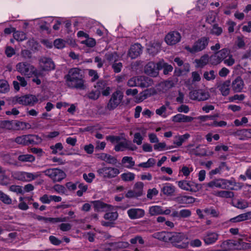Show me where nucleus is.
Wrapping results in <instances>:
<instances>
[{"instance_id": "obj_1", "label": "nucleus", "mask_w": 251, "mask_h": 251, "mask_svg": "<svg viewBox=\"0 0 251 251\" xmlns=\"http://www.w3.org/2000/svg\"><path fill=\"white\" fill-rule=\"evenodd\" d=\"M65 78L68 87L81 90L85 88V81L80 69L77 68L70 69Z\"/></svg>"}, {"instance_id": "obj_2", "label": "nucleus", "mask_w": 251, "mask_h": 251, "mask_svg": "<svg viewBox=\"0 0 251 251\" xmlns=\"http://www.w3.org/2000/svg\"><path fill=\"white\" fill-rule=\"evenodd\" d=\"M169 241L179 249L186 248L188 245V237L181 232H170Z\"/></svg>"}, {"instance_id": "obj_3", "label": "nucleus", "mask_w": 251, "mask_h": 251, "mask_svg": "<svg viewBox=\"0 0 251 251\" xmlns=\"http://www.w3.org/2000/svg\"><path fill=\"white\" fill-rule=\"evenodd\" d=\"M43 173L49 177L53 182H60L66 176L65 173L58 168L48 169L44 171Z\"/></svg>"}, {"instance_id": "obj_4", "label": "nucleus", "mask_w": 251, "mask_h": 251, "mask_svg": "<svg viewBox=\"0 0 251 251\" xmlns=\"http://www.w3.org/2000/svg\"><path fill=\"white\" fill-rule=\"evenodd\" d=\"M123 92L117 90L112 93L105 108L109 111L115 109L122 102L123 99Z\"/></svg>"}, {"instance_id": "obj_5", "label": "nucleus", "mask_w": 251, "mask_h": 251, "mask_svg": "<svg viewBox=\"0 0 251 251\" xmlns=\"http://www.w3.org/2000/svg\"><path fill=\"white\" fill-rule=\"evenodd\" d=\"M209 41L208 37H202L195 42L192 47L187 46L185 47V49L192 53H195L204 50L208 45Z\"/></svg>"}, {"instance_id": "obj_6", "label": "nucleus", "mask_w": 251, "mask_h": 251, "mask_svg": "<svg viewBox=\"0 0 251 251\" xmlns=\"http://www.w3.org/2000/svg\"><path fill=\"white\" fill-rule=\"evenodd\" d=\"M35 140H41V138L38 135L28 134L18 136L14 139L16 143L23 145L36 144Z\"/></svg>"}, {"instance_id": "obj_7", "label": "nucleus", "mask_w": 251, "mask_h": 251, "mask_svg": "<svg viewBox=\"0 0 251 251\" xmlns=\"http://www.w3.org/2000/svg\"><path fill=\"white\" fill-rule=\"evenodd\" d=\"M97 172L100 176L103 178H112L116 177L120 173V171L116 168L104 167L99 169Z\"/></svg>"}, {"instance_id": "obj_8", "label": "nucleus", "mask_w": 251, "mask_h": 251, "mask_svg": "<svg viewBox=\"0 0 251 251\" xmlns=\"http://www.w3.org/2000/svg\"><path fill=\"white\" fill-rule=\"evenodd\" d=\"M16 69L19 72L25 75H30L31 73L34 74L35 75H38L37 71L32 66L28 63H19L16 65Z\"/></svg>"}, {"instance_id": "obj_9", "label": "nucleus", "mask_w": 251, "mask_h": 251, "mask_svg": "<svg viewBox=\"0 0 251 251\" xmlns=\"http://www.w3.org/2000/svg\"><path fill=\"white\" fill-rule=\"evenodd\" d=\"M189 96L191 100L203 101L208 100L210 97V95L207 91L199 89L190 91Z\"/></svg>"}, {"instance_id": "obj_10", "label": "nucleus", "mask_w": 251, "mask_h": 251, "mask_svg": "<svg viewBox=\"0 0 251 251\" xmlns=\"http://www.w3.org/2000/svg\"><path fill=\"white\" fill-rule=\"evenodd\" d=\"M17 103L25 105L33 106L38 101L36 96L32 95H26L16 99Z\"/></svg>"}, {"instance_id": "obj_11", "label": "nucleus", "mask_w": 251, "mask_h": 251, "mask_svg": "<svg viewBox=\"0 0 251 251\" xmlns=\"http://www.w3.org/2000/svg\"><path fill=\"white\" fill-rule=\"evenodd\" d=\"M159 70L158 62L155 64L153 62H149L144 68V72L147 75L155 77L158 75Z\"/></svg>"}, {"instance_id": "obj_12", "label": "nucleus", "mask_w": 251, "mask_h": 251, "mask_svg": "<svg viewBox=\"0 0 251 251\" xmlns=\"http://www.w3.org/2000/svg\"><path fill=\"white\" fill-rule=\"evenodd\" d=\"M181 36L177 31H172L169 33L165 37V41L169 45H174L179 42Z\"/></svg>"}, {"instance_id": "obj_13", "label": "nucleus", "mask_w": 251, "mask_h": 251, "mask_svg": "<svg viewBox=\"0 0 251 251\" xmlns=\"http://www.w3.org/2000/svg\"><path fill=\"white\" fill-rule=\"evenodd\" d=\"M229 181L223 179H214L207 183L206 185L210 188H214L215 187L221 189H226L228 186Z\"/></svg>"}, {"instance_id": "obj_14", "label": "nucleus", "mask_w": 251, "mask_h": 251, "mask_svg": "<svg viewBox=\"0 0 251 251\" xmlns=\"http://www.w3.org/2000/svg\"><path fill=\"white\" fill-rule=\"evenodd\" d=\"M142 46L140 44L136 43L132 45L128 52V55L131 58L137 57L142 52Z\"/></svg>"}, {"instance_id": "obj_15", "label": "nucleus", "mask_w": 251, "mask_h": 251, "mask_svg": "<svg viewBox=\"0 0 251 251\" xmlns=\"http://www.w3.org/2000/svg\"><path fill=\"white\" fill-rule=\"evenodd\" d=\"M137 85L142 88L148 87L153 84L152 79L145 76H138Z\"/></svg>"}, {"instance_id": "obj_16", "label": "nucleus", "mask_w": 251, "mask_h": 251, "mask_svg": "<svg viewBox=\"0 0 251 251\" xmlns=\"http://www.w3.org/2000/svg\"><path fill=\"white\" fill-rule=\"evenodd\" d=\"M194 119L191 116H186L182 114H177L172 118L173 122L175 123H190Z\"/></svg>"}, {"instance_id": "obj_17", "label": "nucleus", "mask_w": 251, "mask_h": 251, "mask_svg": "<svg viewBox=\"0 0 251 251\" xmlns=\"http://www.w3.org/2000/svg\"><path fill=\"white\" fill-rule=\"evenodd\" d=\"M244 81L241 77H237L232 82L231 87L235 92H241L244 87Z\"/></svg>"}, {"instance_id": "obj_18", "label": "nucleus", "mask_w": 251, "mask_h": 251, "mask_svg": "<svg viewBox=\"0 0 251 251\" xmlns=\"http://www.w3.org/2000/svg\"><path fill=\"white\" fill-rule=\"evenodd\" d=\"M219 234L216 232H207L203 237L205 244L210 245L214 243L218 239Z\"/></svg>"}, {"instance_id": "obj_19", "label": "nucleus", "mask_w": 251, "mask_h": 251, "mask_svg": "<svg viewBox=\"0 0 251 251\" xmlns=\"http://www.w3.org/2000/svg\"><path fill=\"white\" fill-rule=\"evenodd\" d=\"M128 215L131 219H139L145 214L144 210L139 208H132L128 210Z\"/></svg>"}, {"instance_id": "obj_20", "label": "nucleus", "mask_w": 251, "mask_h": 251, "mask_svg": "<svg viewBox=\"0 0 251 251\" xmlns=\"http://www.w3.org/2000/svg\"><path fill=\"white\" fill-rule=\"evenodd\" d=\"M40 61L44 64L43 67L44 70L49 71L53 70L55 68V65L53 62L50 58L42 57L40 59Z\"/></svg>"}, {"instance_id": "obj_21", "label": "nucleus", "mask_w": 251, "mask_h": 251, "mask_svg": "<svg viewBox=\"0 0 251 251\" xmlns=\"http://www.w3.org/2000/svg\"><path fill=\"white\" fill-rule=\"evenodd\" d=\"M232 204L235 207L240 209H244L249 206V202L243 199H234L232 201Z\"/></svg>"}, {"instance_id": "obj_22", "label": "nucleus", "mask_w": 251, "mask_h": 251, "mask_svg": "<svg viewBox=\"0 0 251 251\" xmlns=\"http://www.w3.org/2000/svg\"><path fill=\"white\" fill-rule=\"evenodd\" d=\"M160 48V44L157 42H151L147 49L148 52L152 55L156 54Z\"/></svg>"}, {"instance_id": "obj_23", "label": "nucleus", "mask_w": 251, "mask_h": 251, "mask_svg": "<svg viewBox=\"0 0 251 251\" xmlns=\"http://www.w3.org/2000/svg\"><path fill=\"white\" fill-rule=\"evenodd\" d=\"M170 232L162 231L153 233L152 235V237L164 242H169Z\"/></svg>"}, {"instance_id": "obj_24", "label": "nucleus", "mask_w": 251, "mask_h": 251, "mask_svg": "<svg viewBox=\"0 0 251 251\" xmlns=\"http://www.w3.org/2000/svg\"><path fill=\"white\" fill-rule=\"evenodd\" d=\"M230 82L229 80H226L218 86L220 91L222 94L226 96H227L229 93V85Z\"/></svg>"}, {"instance_id": "obj_25", "label": "nucleus", "mask_w": 251, "mask_h": 251, "mask_svg": "<svg viewBox=\"0 0 251 251\" xmlns=\"http://www.w3.org/2000/svg\"><path fill=\"white\" fill-rule=\"evenodd\" d=\"M190 152L196 156H203L206 155V150L200 145L198 146L195 149H191Z\"/></svg>"}, {"instance_id": "obj_26", "label": "nucleus", "mask_w": 251, "mask_h": 251, "mask_svg": "<svg viewBox=\"0 0 251 251\" xmlns=\"http://www.w3.org/2000/svg\"><path fill=\"white\" fill-rule=\"evenodd\" d=\"M18 160L21 162H29L31 163L35 161V157L29 154H21L18 157Z\"/></svg>"}, {"instance_id": "obj_27", "label": "nucleus", "mask_w": 251, "mask_h": 251, "mask_svg": "<svg viewBox=\"0 0 251 251\" xmlns=\"http://www.w3.org/2000/svg\"><path fill=\"white\" fill-rule=\"evenodd\" d=\"M159 70L163 69V73L164 75H168L170 72L173 71V68L171 65L165 63L163 61L158 62Z\"/></svg>"}, {"instance_id": "obj_28", "label": "nucleus", "mask_w": 251, "mask_h": 251, "mask_svg": "<svg viewBox=\"0 0 251 251\" xmlns=\"http://www.w3.org/2000/svg\"><path fill=\"white\" fill-rule=\"evenodd\" d=\"M161 191L164 195L172 196L175 191V187L171 184H167L162 187Z\"/></svg>"}, {"instance_id": "obj_29", "label": "nucleus", "mask_w": 251, "mask_h": 251, "mask_svg": "<svg viewBox=\"0 0 251 251\" xmlns=\"http://www.w3.org/2000/svg\"><path fill=\"white\" fill-rule=\"evenodd\" d=\"M95 207L97 210H100L105 208H109L111 206L110 205L106 204L102 201H95L91 202Z\"/></svg>"}, {"instance_id": "obj_30", "label": "nucleus", "mask_w": 251, "mask_h": 251, "mask_svg": "<svg viewBox=\"0 0 251 251\" xmlns=\"http://www.w3.org/2000/svg\"><path fill=\"white\" fill-rule=\"evenodd\" d=\"M26 47L34 51L38 50L40 48L38 43L33 39H30L27 42Z\"/></svg>"}, {"instance_id": "obj_31", "label": "nucleus", "mask_w": 251, "mask_h": 251, "mask_svg": "<svg viewBox=\"0 0 251 251\" xmlns=\"http://www.w3.org/2000/svg\"><path fill=\"white\" fill-rule=\"evenodd\" d=\"M143 186L144 184L142 182H138L134 186L133 190L135 192V195L138 197H140L143 194Z\"/></svg>"}, {"instance_id": "obj_32", "label": "nucleus", "mask_w": 251, "mask_h": 251, "mask_svg": "<svg viewBox=\"0 0 251 251\" xmlns=\"http://www.w3.org/2000/svg\"><path fill=\"white\" fill-rule=\"evenodd\" d=\"M190 137L188 133H186L184 135L178 136L176 137V139L174 143L177 146H180L182 143Z\"/></svg>"}, {"instance_id": "obj_33", "label": "nucleus", "mask_w": 251, "mask_h": 251, "mask_svg": "<svg viewBox=\"0 0 251 251\" xmlns=\"http://www.w3.org/2000/svg\"><path fill=\"white\" fill-rule=\"evenodd\" d=\"M162 88V91L166 92L175 86V84L172 80H166L160 84Z\"/></svg>"}, {"instance_id": "obj_34", "label": "nucleus", "mask_w": 251, "mask_h": 251, "mask_svg": "<svg viewBox=\"0 0 251 251\" xmlns=\"http://www.w3.org/2000/svg\"><path fill=\"white\" fill-rule=\"evenodd\" d=\"M215 195L221 198H231L233 197V192L229 191H220L216 192Z\"/></svg>"}, {"instance_id": "obj_35", "label": "nucleus", "mask_w": 251, "mask_h": 251, "mask_svg": "<svg viewBox=\"0 0 251 251\" xmlns=\"http://www.w3.org/2000/svg\"><path fill=\"white\" fill-rule=\"evenodd\" d=\"M204 213L211 218H218L219 213L216 209L212 208H206L204 209Z\"/></svg>"}, {"instance_id": "obj_36", "label": "nucleus", "mask_w": 251, "mask_h": 251, "mask_svg": "<svg viewBox=\"0 0 251 251\" xmlns=\"http://www.w3.org/2000/svg\"><path fill=\"white\" fill-rule=\"evenodd\" d=\"M162 212L163 209L159 206H153L149 209V213L152 216L162 214Z\"/></svg>"}, {"instance_id": "obj_37", "label": "nucleus", "mask_w": 251, "mask_h": 251, "mask_svg": "<svg viewBox=\"0 0 251 251\" xmlns=\"http://www.w3.org/2000/svg\"><path fill=\"white\" fill-rule=\"evenodd\" d=\"M14 38L18 41H23L26 39L25 34L22 31H15L13 33Z\"/></svg>"}, {"instance_id": "obj_38", "label": "nucleus", "mask_w": 251, "mask_h": 251, "mask_svg": "<svg viewBox=\"0 0 251 251\" xmlns=\"http://www.w3.org/2000/svg\"><path fill=\"white\" fill-rule=\"evenodd\" d=\"M106 59L109 62H115L118 61V55L117 52H108L105 55Z\"/></svg>"}, {"instance_id": "obj_39", "label": "nucleus", "mask_w": 251, "mask_h": 251, "mask_svg": "<svg viewBox=\"0 0 251 251\" xmlns=\"http://www.w3.org/2000/svg\"><path fill=\"white\" fill-rule=\"evenodd\" d=\"M155 160L154 158H151L148 159L147 162L139 164L138 166L145 168H150L153 166L155 164Z\"/></svg>"}, {"instance_id": "obj_40", "label": "nucleus", "mask_w": 251, "mask_h": 251, "mask_svg": "<svg viewBox=\"0 0 251 251\" xmlns=\"http://www.w3.org/2000/svg\"><path fill=\"white\" fill-rule=\"evenodd\" d=\"M123 66V63L121 62H118V61L113 62L111 64V67L115 73L121 72Z\"/></svg>"}, {"instance_id": "obj_41", "label": "nucleus", "mask_w": 251, "mask_h": 251, "mask_svg": "<svg viewBox=\"0 0 251 251\" xmlns=\"http://www.w3.org/2000/svg\"><path fill=\"white\" fill-rule=\"evenodd\" d=\"M135 175L133 173L128 172L121 175V178L125 181H131L134 180Z\"/></svg>"}, {"instance_id": "obj_42", "label": "nucleus", "mask_w": 251, "mask_h": 251, "mask_svg": "<svg viewBox=\"0 0 251 251\" xmlns=\"http://www.w3.org/2000/svg\"><path fill=\"white\" fill-rule=\"evenodd\" d=\"M208 55L207 54H205L201 57L199 60H197L196 62L199 67H202L208 63Z\"/></svg>"}, {"instance_id": "obj_43", "label": "nucleus", "mask_w": 251, "mask_h": 251, "mask_svg": "<svg viewBox=\"0 0 251 251\" xmlns=\"http://www.w3.org/2000/svg\"><path fill=\"white\" fill-rule=\"evenodd\" d=\"M100 96V90H96V91H92L88 93L86 96L91 100H97Z\"/></svg>"}, {"instance_id": "obj_44", "label": "nucleus", "mask_w": 251, "mask_h": 251, "mask_svg": "<svg viewBox=\"0 0 251 251\" xmlns=\"http://www.w3.org/2000/svg\"><path fill=\"white\" fill-rule=\"evenodd\" d=\"M190 200V201H188V202H192L194 201V199L192 197L188 196H178L176 198V201L179 203H184L187 202V200Z\"/></svg>"}, {"instance_id": "obj_45", "label": "nucleus", "mask_w": 251, "mask_h": 251, "mask_svg": "<svg viewBox=\"0 0 251 251\" xmlns=\"http://www.w3.org/2000/svg\"><path fill=\"white\" fill-rule=\"evenodd\" d=\"M229 52L230 51L228 49H223L216 53L222 61L229 55Z\"/></svg>"}, {"instance_id": "obj_46", "label": "nucleus", "mask_w": 251, "mask_h": 251, "mask_svg": "<svg viewBox=\"0 0 251 251\" xmlns=\"http://www.w3.org/2000/svg\"><path fill=\"white\" fill-rule=\"evenodd\" d=\"M0 200L4 203L10 204L11 203V199L8 196L0 191Z\"/></svg>"}, {"instance_id": "obj_47", "label": "nucleus", "mask_w": 251, "mask_h": 251, "mask_svg": "<svg viewBox=\"0 0 251 251\" xmlns=\"http://www.w3.org/2000/svg\"><path fill=\"white\" fill-rule=\"evenodd\" d=\"M53 44L56 48L61 49L65 47V42L63 39H57L54 41Z\"/></svg>"}, {"instance_id": "obj_48", "label": "nucleus", "mask_w": 251, "mask_h": 251, "mask_svg": "<svg viewBox=\"0 0 251 251\" xmlns=\"http://www.w3.org/2000/svg\"><path fill=\"white\" fill-rule=\"evenodd\" d=\"M223 32V29L217 24H214L211 31V33L216 35H220Z\"/></svg>"}, {"instance_id": "obj_49", "label": "nucleus", "mask_w": 251, "mask_h": 251, "mask_svg": "<svg viewBox=\"0 0 251 251\" xmlns=\"http://www.w3.org/2000/svg\"><path fill=\"white\" fill-rule=\"evenodd\" d=\"M118 217V214L116 211L107 213L104 216L106 220H116Z\"/></svg>"}, {"instance_id": "obj_50", "label": "nucleus", "mask_w": 251, "mask_h": 251, "mask_svg": "<svg viewBox=\"0 0 251 251\" xmlns=\"http://www.w3.org/2000/svg\"><path fill=\"white\" fill-rule=\"evenodd\" d=\"M9 88L8 83L6 81L0 80V93L7 92Z\"/></svg>"}, {"instance_id": "obj_51", "label": "nucleus", "mask_w": 251, "mask_h": 251, "mask_svg": "<svg viewBox=\"0 0 251 251\" xmlns=\"http://www.w3.org/2000/svg\"><path fill=\"white\" fill-rule=\"evenodd\" d=\"M24 175H25V181H30L35 179L39 176V175L37 174H33L32 173L27 172H25V174H24Z\"/></svg>"}, {"instance_id": "obj_52", "label": "nucleus", "mask_w": 251, "mask_h": 251, "mask_svg": "<svg viewBox=\"0 0 251 251\" xmlns=\"http://www.w3.org/2000/svg\"><path fill=\"white\" fill-rule=\"evenodd\" d=\"M210 60L211 63L213 65L218 64L222 61L217 53L211 56Z\"/></svg>"}, {"instance_id": "obj_53", "label": "nucleus", "mask_w": 251, "mask_h": 251, "mask_svg": "<svg viewBox=\"0 0 251 251\" xmlns=\"http://www.w3.org/2000/svg\"><path fill=\"white\" fill-rule=\"evenodd\" d=\"M128 243L125 242H119L117 243H111L109 244L110 246H114L118 248H126L128 247Z\"/></svg>"}, {"instance_id": "obj_54", "label": "nucleus", "mask_w": 251, "mask_h": 251, "mask_svg": "<svg viewBox=\"0 0 251 251\" xmlns=\"http://www.w3.org/2000/svg\"><path fill=\"white\" fill-rule=\"evenodd\" d=\"M203 77L207 80L214 79L215 78V72L211 70L209 72H205L203 74Z\"/></svg>"}, {"instance_id": "obj_55", "label": "nucleus", "mask_w": 251, "mask_h": 251, "mask_svg": "<svg viewBox=\"0 0 251 251\" xmlns=\"http://www.w3.org/2000/svg\"><path fill=\"white\" fill-rule=\"evenodd\" d=\"M178 186L182 189L189 190L190 185L186 180H181L178 182Z\"/></svg>"}, {"instance_id": "obj_56", "label": "nucleus", "mask_w": 251, "mask_h": 251, "mask_svg": "<svg viewBox=\"0 0 251 251\" xmlns=\"http://www.w3.org/2000/svg\"><path fill=\"white\" fill-rule=\"evenodd\" d=\"M50 148L52 150V153L56 154L57 152V150L61 151L63 147L61 143H58L54 146H50Z\"/></svg>"}, {"instance_id": "obj_57", "label": "nucleus", "mask_w": 251, "mask_h": 251, "mask_svg": "<svg viewBox=\"0 0 251 251\" xmlns=\"http://www.w3.org/2000/svg\"><path fill=\"white\" fill-rule=\"evenodd\" d=\"M143 137L141 136V134L139 132L135 133L134 135V139L133 142L136 143L137 145H140L142 143Z\"/></svg>"}, {"instance_id": "obj_58", "label": "nucleus", "mask_w": 251, "mask_h": 251, "mask_svg": "<svg viewBox=\"0 0 251 251\" xmlns=\"http://www.w3.org/2000/svg\"><path fill=\"white\" fill-rule=\"evenodd\" d=\"M53 189L58 193L65 194L66 190L64 186L59 184H55L53 187Z\"/></svg>"}, {"instance_id": "obj_59", "label": "nucleus", "mask_w": 251, "mask_h": 251, "mask_svg": "<svg viewBox=\"0 0 251 251\" xmlns=\"http://www.w3.org/2000/svg\"><path fill=\"white\" fill-rule=\"evenodd\" d=\"M180 218H186L189 217L191 214V211L188 209H183L179 211Z\"/></svg>"}, {"instance_id": "obj_60", "label": "nucleus", "mask_w": 251, "mask_h": 251, "mask_svg": "<svg viewBox=\"0 0 251 251\" xmlns=\"http://www.w3.org/2000/svg\"><path fill=\"white\" fill-rule=\"evenodd\" d=\"M236 218H240L242 219V220L251 219V211L242 214H240L236 218H231L230 219V220H235Z\"/></svg>"}, {"instance_id": "obj_61", "label": "nucleus", "mask_w": 251, "mask_h": 251, "mask_svg": "<svg viewBox=\"0 0 251 251\" xmlns=\"http://www.w3.org/2000/svg\"><path fill=\"white\" fill-rule=\"evenodd\" d=\"M82 43L85 44L87 46L89 47H93L96 45V41L93 38H88L85 41L82 42Z\"/></svg>"}, {"instance_id": "obj_62", "label": "nucleus", "mask_w": 251, "mask_h": 251, "mask_svg": "<svg viewBox=\"0 0 251 251\" xmlns=\"http://www.w3.org/2000/svg\"><path fill=\"white\" fill-rule=\"evenodd\" d=\"M105 160L104 161L106 162L109 164H115L117 163V159L109 154H106V156L105 157Z\"/></svg>"}, {"instance_id": "obj_63", "label": "nucleus", "mask_w": 251, "mask_h": 251, "mask_svg": "<svg viewBox=\"0 0 251 251\" xmlns=\"http://www.w3.org/2000/svg\"><path fill=\"white\" fill-rule=\"evenodd\" d=\"M9 183L8 177L3 174L0 176V184L2 185H7Z\"/></svg>"}, {"instance_id": "obj_64", "label": "nucleus", "mask_w": 251, "mask_h": 251, "mask_svg": "<svg viewBox=\"0 0 251 251\" xmlns=\"http://www.w3.org/2000/svg\"><path fill=\"white\" fill-rule=\"evenodd\" d=\"M137 80H138V76L137 77H133L128 80L127 84L129 87L138 86Z\"/></svg>"}]
</instances>
